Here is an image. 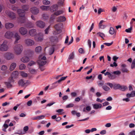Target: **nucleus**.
<instances>
[{"label": "nucleus", "mask_w": 135, "mask_h": 135, "mask_svg": "<svg viewBox=\"0 0 135 135\" xmlns=\"http://www.w3.org/2000/svg\"><path fill=\"white\" fill-rule=\"evenodd\" d=\"M126 96L128 98L133 97L135 96V91H133L131 92V93H127L126 95Z\"/></svg>", "instance_id": "b1692460"}, {"label": "nucleus", "mask_w": 135, "mask_h": 135, "mask_svg": "<svg viewBox=\"0 0 135 135\" xmlns=\"http://www.w3.org/2000/svg\"><path fill=\"white\" fill-rule=\"evenodd\" d=\"M14 36L15 39V40L14 41V44H17L19 42V40H20L21 38L20 36L17 32L15 33Z\"/></svg>", "instance_id": "9b49d317"}, {"label": "nucleus", "mask_w": 135, "mask_h": 135, "mask_svg": "<svg viewBox=\"0 0 135 135\" xmlns=\"http://www.w3.org/2000/svg\"><path fill=\"white\" fill-rule=\"evenodd\" d=\"M105 99H103L102 100H101L100 99V98H97L96 99L97 101L98 102H100V103H102L103 101H105Z\"/></svg>", "instance_id": "864d4df0"}, {"label": "nucleus", "mask_w": 135, "mask_h": 135, "mask_svg": "<svg viewBox=\"0 0 135 135\" xmlns=\"http://www.w3.org/2000/svg\"><path fill=\"white\" fill-rule=\"evenodd\" d=\"M35 63V62L33 61H31L28 63V65L30 66H31L34 65Z\"/></svg>", "instance_id": "c03bdc74"}, {"label": "nucleus", "mask_w": 135, "mask_h": 135, "mask_svg": "<svg viewBox=\"0 0 135 135\" xmlns=\"http://www.w3.org/2000/svg\"><path fill=\"white\" fill-rule=\"evenodd\" d=\"M30 72L32 74H34L36 72V70L34 69H31L30 70Z\"/></svg>", "instance_id": "13d9d810"}, {"label": "nucleus", "mask_w": 135, "mask_h": 135, "mask_svg": "<svg viewBox=\"0 0 135 135\" xmlns=\"http://www.w3.org/2000/svg\"><path fill=\"white\" fill-rule=\"evenodd\" d=\"M42 50V47L40 46L36 47L35 49V51L36 53H40Z\"/></svg>", "instance_id": "bb28decb"}, {"label": "nucleus", "mask_w": 135, "mask_h": 135, "mask_svg": "<svg viewBox=\"0 0 135 135\" xmlns=\"http://www.w3.org/2000/svg\"><path fill=\"white\" fill-rule=\"evenodd\" d=\"M35 25L37 27L41 28H44L45 26V23L41 20L36 21L35 23Z\"/></svg>", "instance_id": "1a4fd4ad"}, {"label": "nucleus", "mask_w": 135, "mask_h": 135, "mask_svg": "<svg viewBox=\"0 0 135 135\" xmlns=\"http://www.w3.org/2000/svg\"><path fill=\"white\" fill-rule=\"evenodd\" d=\"M42 17L44 19H46L48 17V16L47 14H44L42 15Z\"/></svg>", "instance_id": "338daca9"}, {"label": "nucleus", "mask_w": 135, "mask_h": 135, "mask_svg": "<svg viewBox=\"0 0 135 135\" xmlns=\"http://www.w3.org/2000/svg\"><path fill=\"white\" fill-rule=\"evenodd\" d=\"M118 65L117 63L114 61L113 64H111L110 65V66L111 67H113L114 66H115L116 67Z\"/></svg>", "instance_id": "8fccbe9b"}, {"label": "nucleus", "mask_w": 135, "mask_h": 135, "mask_svg": "<svg viewBox=\"0 0 135 135\" xmlns=\"http://www.w3.org/2000/svg\"><path fill=\"white\" fill-rule=\"evenodd\" d=\"M66 18L64 16H60L58 18L57 21L59 22H63L65 21Z\"/></svg>", "instance_id": "393cba45"}, {"label": "nucleus", "mask_w": 135, "mask_h": 135, "mask_svg": "<svg viewBox=\"0 0 135 135\" xmlns=\"http://www.w3.org/2000/svg\"><path fill=\"white\" fill-rule=\"evenodd\" d=\"M74 106V104L72 103L66 106V107L67 108H71L73 107Z\"/></svg>", "instance_id": "6e6d98bb"}, {"label": "nucleus", "mask_w": 135, "mask_h": 135, "mask_svg": "<svg viewBox=\"0 0 135 135\" xmlns=\"http://www.w3.org/2000/svg\"><path fill=\"white\" fill-rule=\"evenodd\" d=\"M29 33L31 36H34L37 34L36 30L35 29L30 30L29 31Z\"/></svg>", "instance_id": "a211bd4d"}, {"label": "nucleus", "mask_w": 135, "mask_h": 135, "mask_svg": "<svg viewBox=\"0 0 135 135\" xmlns=\"http://www.w3.org/2000/svg\"><path fill=\"white\" fill-rule=\"evenodd\" d=\"M29 81H24L23 79L20 80L18 82V84L19 85L22 86H24L26 84H28Z\"/></svg>", "instance_id": "f3484780"}, {"label": "nucleus", "mask_w": 135, "mask_h": 135, "mask_svg": "<svg viewBox=\"0 0 135 135\" xmlns=\"http://www.w3.org/2000/svg\"><path fill=\"white\" fill-rule=\"evenodd\" d=\"M62 23H59L56 24L55 26V28L59 32V33H60L61 32V28L62 27Z\"/></svg>", "instance_id": "dca6fc26"}, {"label": "nucleus", "mask_w": 135, "mask_h": 135, "mask_svg": "<svg viewBox=\"0 0 135 135\" xmlns=\"http://www.w3.org/2000/svg\"><path fill=\"white\" fill-rule=\"evenodd\" d=\"M129 98L127 97V98H123L122 99L123 101H125L126 102H128L130 101V100Z\"/></svg>", "instance_id": "0e129e2a"}, {"label": "nucleus", "mask_w": 135, "mask_h": 135, "mask_svg": "<svg viewBox=\"0 0 135 135\" xmlns=\"http://www.w3.org/2000/svg\"><path fill=\"white\" fill-rule=\"evenodd\" d=\"M97 34L104 39V37L105 36V35L104 33L99 32L97 33Z\"/></svg>", "instance_id": "7c9ffc66"}, {"label": "nucleus", "mask_w": 135, "mask_h": 135, "mask_svg": "<svg viewBox=\"0 0 135 135\" xmlns=\"http://www.w3.org/2000/svg\"><path fill=\"white\" fill-rule=\"evenodd\" d=\"M26 68L25 65L23 64H22L19 66V68L20 70H23Z\"/></svg>", "instance_id": "c9c22d12"}, {"label": "nucleus", "mask_w": 135, "mask_h": 135, "mask_svg": "<svg viewBox=\"0 0 135 135\" xmlns=\"http://www.w3.org/2000/svg\"><path fill=\"white\" fill-rule=\"evenodd\" d=\"M74 57V53L73 52L68 57V59L69 60L73 59Z\"/></svg>", "instance_id": "ea45409f"}, {"label": "nucleus", "mask_w": 135, "mask_h": 135, "mask_svg": "<svg viewBox=\"0 0 135 135\" xmlns=\"http://www.w3.org/2000/svg\"><path fill=\"white\" fill-rule=\"evenodd\" d=\"M58 5L55 4L53 5L51 7H50V9L51 12H54L56 11L58 9Z\"/></svg>", "instance_id": "2eb2a0df"}, {"label": "nucleus", "mask_w": 135, "mask_h": 135, "mask_svg": "<svg viewBox=\"0 0 135 135\" xmlns=\"http://www.w3.org/2000/svg\"><path fill=\"white\" fill-rule=\"evenodd\" d=\"M4 84L8 88H10L12 87V84H11L9 82H8L7 81L5 82H4Z\"/></svg>", "instance_id": "c85d7f7f"}, {"label": "nucleus", "mask_w": 135, "mask_h": 135, "mask_svg": "<svg viewBox=\"0 0 135 135\" xmlns=\"http://www.w3.org/2000/svg\"><path fill=\"white\" fill-rule=\"evenodd\" d=\"M32 101L31 100H30L27 102V105L28 106H30L32 105Z\"/></svg>", "instance_id": "bf43d9fd"}, {"label": "nucleus", "mask_w": 135, "mask_h": 135, "mask_svg": "<svg viewBox=\"0 0 135 135\" xmlns=\"http://www.w3.org/2000/svg\"><path fill=\"white\" fill-rule=\"evenodd\" d=\"M17 12L20 17L17 20L18 21L21 23L24 22L26 20L25 17V12L24 11L21 9H18L17 10Z\"/></svg>", "instance_id": "f257e3e1"}, {"label": "nucleus", "mask_w": 135, "mask_h": 135, "mask_svg": "<svg viewBox=\"0 0 135 135\" xmlns=\"http://www.w3.org/2000/svg\"><path fill=\"white\" fill-rule=\"evenodd\" d=\"M4 59L7 60H13L15 58L14 54L10 52H7L5 53L3 55Z\"/></svg>", "instance_id": "39448f33"}, {"label": "nucleus", "mask_w": 135, "mask_h": 135, "mask_svg": "<svg viewBox=\"0 0 135 135\" xmlns=\"http://www.w3.org/2000/svg\"><path fill=\"white\" fill-rule=\"evenodd\" d=\"M46 57L43 55L39 56L38 59L37 61L38 64L40 66H43L46 63Z\"/></svg>", "instance_id": "20e7f679"}, {"label": "nucleus", "mask_w": 135, "mask_h": 135, "mask_svg": "<svg viewBox=\"0 0 135 135\" xmlns=\"http://www.w3.org/2000/svg\"><path fill=\"white\" fill-rule=\"evenodd\" d=\"M113 43V42H112L111 43H105L103 44L106 45L107 46H111Z\"/></svg>", "instance_id": "5fc2aeb1"}, {"label": "nucleus", "mask_w": 135, "mask_h": 135, "mask_svg": "<svg viewBox=\"0 0 135 135\" xmlns=\"http://www.w3.org/2000/svg\"><path fill=\"white\" fill-rule=\"evenodd\" d=\"M117 8L115 6H113L111 8L112 11L113 12H115L117 10Z\"/></svg>", "instance_id": "4d7b16f0"}, {"label": "nucleus", "mask_w": 135, "mask_h": 135, "mask_svg": "<svg viewBox=\"0 0 135 135\" xmlns=\"http://www.w3.org/2000/svg\"><path fill=\"white\" fill-rule=\"evenodd\" d=\"M25 44L27 46H32L35 44V42L33 40L30 39H27L25 40Z\"/></svg>", "instance_id": "9d476101"}, {"label": "nucleus", "mask_w": 135, "mask_h": 135, "mask_svg": "<svg viewBox=\"0 0 135 135\" xmlns=\"http://www.w3.org/2000/svg\"><path fill=\"white\" fill-rule=\"evenodd\" d=\"M106 85H109L111 88H112L113 87L114 84H113L111 83H105Z\"/></svg>", "instance_id": "de8ad7c7"}, {"label": "nucleus", "mask_w": 135, "mask_h": 135, "mask_svg": "<svg viewBox=\"0 0 135 135\" xmlns=\"http://www.w3.org/2000/svg\"><path fill=\"white\" fill-rule=\"evenodd\" d=\"M113 73L116 75H119L120 74L121 72L120 71L117 70L114 71Z\"/></svg>", "instance_id": "603ef678"}, {"label": "nucleus", "mask_w": 135, "mask_h": 135, "mask_svg": "<svg viewBox=\"0 0 135 135\" xmlns=\"http://www.w3.org/2000/svg\"><path fill=\"white\" fill-rule=\"evenodd\" d=\"M18 31L22 35L26 34L27 32V30L26 28L24 27L20 28Z\"/></svg>", "instance_id": "ddd939ff"}, {"label": "nucleus", "mask_w": 135, "mask_h": 135, "mask_svg": "<svg viewBox=\"0 0 135 135\" xmlns=\"http://www.w3.org/2000/svg\"><path fill=\"white\" fill-rule=\"evenodd\" d=\"M37 119H43L45 117V116L44 115H41L40 116H37Z\"/></svg>", "instance_id": "3c124183"}, {"label": "nucleus", "mask_w": 135, "mask_h": 135, "mask_svg": "<svg viewBox=\"0 0 135 135\" xmlns=\"http://www.w3.org/2000/svg\"><path fill=\"white\" fill-rule=\"evenodd\" d=\"M40 8L42 10L47 11L50 9V6H40Z\"/></svg>", "instance_id": "a878e982"}, {"label": "nucleus", "mask_w": 135, "mask_h": 135, "mask_svg": "<svg viewBox=\"0 0 135 135\" xmlns=\"http://www.w3.org/2000/svg\"><path fill=\"white\" fill-rule=\"evenodd\" d=\"M8 41L4 40L2 44H0V51L6 52L9 49V46L8 45Z\"/></svg>", "instance_id": "7ed1b4c3"}, {"label": "nucleus", "mask_w": 135, "mask_h": 135, "mask_svg": "<svg viewBox=\"0 0 135 135\" xmlns=\"http://www.w3.org/2000/svg\"><path fill=\"white\" fill-rule=\"evenodd\" d=\"M109 104V103L108 102L106 101L103 103V106H105L108 105Z\"/></svg>", "instance_id": "69168bd1"}, {"label": "nucleus", "mask_w": 135, "mask_h": 135, "mask_svg": "<svg viewBox=\"0 0 135 135\" xmlns=\"http://www.w3.org/2000/svg\"><path fill=\"white\" fill-rule=\"evenodd\" d=\"M11 9L14 11H16L18 10L17 7L13 5L12 6Z\"/></svg>", "instance_id": "e2e57ef3"}, {"label": "nucleus", "mask_w": 135, "mask_h": 135, "mask_svg": "<svg viewBox=\"0 0 135 135\" xmlns=\"http://www.w3.org/2000/svg\"><path fill=\"white\" fill-rule=\"evenodd\" d=\"M67 77V76L62 77L60 79H59L57 81L58 83H60L62 81L65 80Z\"/></svg>", "instance_id": "58836bf2"}, {"label": "nucleus", "mask_w": 135, "mask_h": 135, "mask_svg": "<svg viewBox=\"0 0 135 135\" xmlns=\"http://www.w3.org/2000/svg\"><path fill=\"white\" fill-rule=\"evenodd\" d=\"M6 15L11 20L16 18V15L15 13L8 10H6L5 12Z\"/></svg>", "instance_id": "423d86ee"}, {"label": "nucleus", "mask_w": 135, "mask_h": 135, "mask_svg": "<svg viewBox=\"0 0 135 135\" xmlns=\"http://www.w3.org/2000/svg\"><path fill=\"white\" fill-rule=\"evenodd\" d=\"M50 40L52 42H56L59 41L56 37L53 36H51L50 38Z\"/></svg>", "instance_id": "5701e85b"}, {"label": "nucleus", "mask_w": 135, "mask_h": 135, "mask_svg": "<svg viewBox=\"0 0 135 135\" xmlns=\"http://www.w3.org/2000/svg\"><path fill=\"white\" fill-rule=\"evenodd\" d=\"M22 8L23 9L24 11H28L29 8L28 5H24L22 6Z\"/></svg>", "instance_id": "72a5a7b5"}, {"label": "nucleus", "mask_w": 135, "mask_h": 135, "mask_svg": "<svg viewBox=\"0 0 135 135\" xmlns=\"http://www.w3.org/2000/svg\"><path fill=\"white\" fill-rule=\"evenodd\" d=\"M17 66V64L16 62H13L10 65L9 67V70L11 71L13 70Z\"/></svg>", "instance_id": "4be33fe9"}, {"label": "nucleus", "mask_w": 135, "mask_h": 135, "mask_svg": "<svg viewBox=\"0 0 135 135\" xmlns=\"http://www.w3.org/2000/svg\"><path fill=\"white\" fill-rule=\"evenodd\" d=\"M50 26H49L47 27L45 30V34H47L48 33L49 29L50 28Z\"/></svg>", "instance_id": "37998d69"}, {"label": "nucleus", "mask_w": 135, "mask_h": 135, "mask_svg": "<svg viewBox=\"0 0 135 135\" xmlns=\"http://www.w3.org/2000/svg\"><path fill=\"white\" fill-rule=\"evenodd\" d=\"M23 49L22 45L20 44H17L13 47V50L15 53L17 55L20 54Z\"/></svg>", "instance_id": "f03ea898"}, {"label": "nucleus", "mask_w": 135, "mask_h": 135, "mask_svg": "<svg viewBox=\"0 0 135 135\" xmlns=\"http://www.w3.org/2000/svg\"><path fill=\"white\" fill-rule=\"evenodd\" d=\"M132 29V27H131L130 28L126 29L125 31L127 32L131 33V30Z\"/></svg>", "instance_id": "49530a36"}, {"label": "nucleus", "mask_w": 135, "mask_h": 135, "mask_svg": "<svg viewBox=\"0 0 135 135\" xmlns=\"http://www.w3.org/2000/svg\"><path fill=\"white\" fill-rule=\"evenodd\" d=\"M109 33L111 35L113 34L114 32L115 31L113 28V27H110L109 31Z\"/></svg>", "instance_id": "f704fd0d"}, {"label": "nucleus", "mask_w": 135, "mask_h": 135, "mask_svg": "<svg viewBox=\"0 0 135 135\" xmlns=\"http://www.w3.org/2000/svg\"><path fill=\"white\" fill-rule=\"evenodd\" d=\"M58 82L56 81V82L52 84L51 87L52 89L55 88L58 85L56 84Z\"/></svg>", "instance_id": "a19ab883"}, {"label": "nucleus", "mask_w": 135, "mask_h": 135, "mask_svg": "<svg viewBox=\"0 0 135 135\" xmlns=\"http://www.w3.org/2000/svg\"><path fill=\"white\" fill-rule=\"evenodd\" d=\"M135 66V59H134L133 61L132 62V64L131 67V68L132 69L134 68Z\"/></svg>", "instance_id": "09e8293b"}, {"label": "nucleus", "mask_w": 135, "mask_h": 135, "mask_svg": "<svg viewBox=\"0 0 135 135\" xmlns=\"http://www.w3.org/2000/svg\"><path fill=\"white\" fill-rule=\"evenodd\" d=\"M30 11L32 13L35 15L37 14L39 11L38 9L35 7H31L30 9Z\"/></svg>", "instance_id": "4468645a"}, {"label": "nucleus", "mask_w": 135, "mask_h": 135, "mask_svg": "<svg viewBox=\"0 0 135 135\" xmlns=\"http://www.w3.org/2000/svg\"><path fill=\"white\" fill-rule=\"evenodd\" d=\"M54 51V50L53 48H51L50 49L49 51V54L50 55L52 54Z\"/></svg>", "instance_id": "a18cd8bd"}, {"label": "nucleus", "mask_w": 135, "mask_h": 135, "mask_svg": "<svg viewBox=\"0 0 135 135\" xmlns=\"http://www.w3.org/2000/svg\"><path fill=\"white\" fill-rule=\"evenodd\" d=\"M20 75L21 76L23 77H26L27 76V74L24 72L22 71L21 72Z\"/></svg>", "instance_id": "4c0bfd02"}, {"label": "nucleus", "mask_w": 135, "mask_h": 135, "mask_svg": "<svg viewBox=\"0 0 135 135\" xmlns=\"http://www.w3.org/2000/svg\"><path fill=\"white\" fill-rule=\"evenodd\" d=\"M79 52L81 54H83L84 53V51L82 48H80L79 50Z\"/></svg>", "instance_id": "680f3d73"}, {"label": "nucleus", "mask_w": 135, "mask_h": 135, "mask_svg": "<svg viewBox=\"0 0 135 135\" xmlns=\"http://www.w3.org/2000/svg\"><path fill=\"white\" fill-rule=\"evenodd\" d=\"M14 26V24L10 22L6 23L5 25V28L7 29H10L13 28Z\"/></svg>", "instance_id": "6ab92c4d"}, {"label": "nucleus", "mask_w": 135, "mask_h": 135, "mask_svg": "<svg viewBox=\"0 0 135 135\" xmlns=\"http://www.w3.org/2000/svg\"><path fill=\"white\" fill-rule=\"evenodd\" d=\"M20 60L23 63H26L28 62L30 60L28 57L27 56H24L21 58Z\"/></svg>", "instance_id": "412c9836"}, {"label": "nucleus", "mask_w": 135, "mask_h": 135, "mask_svg": "<svg viewBox=\"0 0 135 135\" xmlns=\"http://www.w3.org/2000/svg\"><path fill=\"white\" fill-rule=\"evenodd\" d=\"M107 85H103L102 86L103 89L105 91H108L110 90V89L108 87L106 86Z\"/></svg>", "instance_id": "cd10ccee"}, {"label": "nucleus", "mask_w": 135, "mask_h": 135, "mask_svg": "<svg viewBox=\"0 0 135 135\" xmlns=\"http://www.w3.org/2000/svg\"><path fill=\"white\" fill-rule=\"evenodd\" d=\"M63 12V11L61 10H59L55 11V12H54V14L51 15L50 18L51 19V20H53L55 18V15L56 16L62 14Z\"/></svg>", "instance_id": "f8f14e48"}, {"label": "nucleus", "mask_w": 135, "mask_h": 135, "mask_svg": "<svg viewBox=\"0 0 135 135\" xmlns=\"http://www.w3.org/2000/svg\"><path fill=\"white\" fill-rule=\"evenodd\" d=\"M7 81L9 82L11 84H12V85L14 82V80L12 77H10L8 78Z\"/></svg>", "instance_id": "c756f323"}, {"label": "nucleus", "mask_w": 135, "mask_h": 135, "mask_svg": "<svg viewBox=\"0 0 135 135\" xmlns=\"http://www.w3.org/2000/svg\"><path fill=\"white\" fill-rule=\"evenodd\" d=\"M129 135H135V131L133 130L130 132L129 134Z\"/></svg>", "instance_id": "052dcab7"}, {"label": "nucleus", "mask_w": 135, "mask_h": 135, "mask_svg": "<svg viewBox=\"0 0 135 135\" xmlns=\"http://www.w3.org/2000/svg\"><path fill=\"white\" fill-rule=\"evenodd\" d=\"M120 86V85L119 84H114L113 88L114 89H119Z\"/></svg>", "instance_id": "473e14b6"}, {"label": "nucleus", "mask_w": 135, "mask_h": 135, "mask_svg": "<svg viewBox=\"0 0 135 135\" xmlns=\"http://www.w3.org/2000/svg\"><path fill=\"white\" fill-rule=\"evenodd\" d=\"M44 4L47 5L50 4V2L48 0H44L43 1Z\"/></svg>", "instance_id": "79ce46f5"}, {"label": "nucleus", "mask_w": 135, "mask_h": 135, "mask_svg": "<svg viewBox=\"0 0 135 135\" xmlns=\"http://www.w3.org/2000/svg\"><path fill=\"white\" fill-rule=\"evenodd\" d=\"M86 109L87 111H89L91 110V107L90 106H87L86 107Z\"/></svg>", "instance_id": "774afa93"}, {"label": "nucleus", "mask_w": 135, "mask_h": 135, "mask_svg": "<svg viewBox=\"0 0 135 135\" xmlns=\"http://www.w3.org/2000/svg\"><path fill=\"white\" fill-rule=\"evenodd\" d=\"M44 34L41 33H39L37 34L35 37V40L38 42H41L43 39Z\"/></svg>", "instance_id": "0eeeda50"}, {"label": "nucleus", "mask_w": 135, "mask_h": 135, "mask_svg": "<svg viewBox=\"0 0 135 135\" xmlns=\"http://www.w3.org/2000/svg\"><path fill=\"white\" fill-rule=\"evenodd\" d=\"M92 105L93 108L96 109L100 108L102 107V105L99 103L93 104Z\"/></svg>", "instance_id": "aec40b11"}, {"label": "nucleus", "mask_w": 135, "mask_h": 135, "mask_svg": "<svg viewBox=\"0 0 135 135\" xmlns=\"http://www.w3.org/2000/svg\"><path fill=\"white\" fill-rule=\"evenodd\" d=\"M14 35V33L13 32L8 31L5 33L4 36L7 39H11L13 37Z\"/></svg>", "instance_id": "6e6552de"}, {"label": "nucleus", "mask_w": 135, "mask_h": 135, "mask_svg": "<svg viewBox=\"0 0 135 135\" xmlns=\"http://www.w3.org/2000/svg\"><path fill=\"white\" fill-rule=\"evenodd\" d=\"M7 67L6 66L3 65L1 67L0 69L2 71H5L7 69Z\"/></svg>", "instance_id": "2f4dec72"}, {"label": "nucleus", "mask_w": 135, "mask_h": 135, "mask_svg": "<svg viewBox=\"0 0 135 135\" xmlns=\"http://www.w3.org/2000/svg\"><path fill=\"white\" fill-rule=\"evenodd\" d=\"M127 87L125 86H121L120 85V86L119 87V89L121 90L124 91L126 89H127Z\"/></svg>", "instance_id": "e433bc0d"}]
</instances>
